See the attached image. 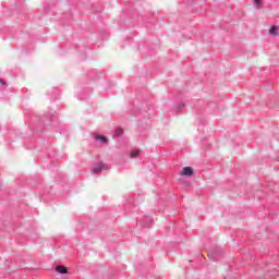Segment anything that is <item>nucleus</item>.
<instances>
[{"label":"nucleus","mask_w":279,"mask_h":279,"mask_svg":"<svg viewBox=\"0 0 279 279\" xmlns=\"http://www.w3.org/2000/svg\"><path fill=\"white\" fill-rule=\"evenodd\" d=\"M104 169H109L108 165H106L104 162H98L93 167V173H95V174L101 173V171H104Z\"/></svg>","instance_id":"f257e3e1"},{"label":"nucleus","mask_w":279,"mask_h":279,"mask_svg":"<svg viewBox=\"0 0 279 279\" xmlns=\"http://www.w3.org/2000/svg\"><path fill=\"white\" fill-rule=\"evenodd\" d=\"M194 171L192 167H184L181 172L180 175H185L186 178H191L193 175Z\"/></svg>","instance_id":"f03ea898"},{"label":"nucleus","mask_w":279,"mask_h":279,"mask_svg":"<svg viewBox=\"0 0 279 279\" xmlns=\"http://www.w3.org/2000/svg\"><path fill=\"white\" fill-rule=\"evenodd\" d=\"M151 222H153V220H151V217H149V216L143 217L141 219V226L143 228H149V226H151Z\"/></svg>","instance_id":"7ed1b4c3"},{"label":"nucleus","mask_w":279,"mask_h":279,"mask_svg":"<svg viewBox=\"0 0 279 279\" xmlns=\"http://www.w3.org/2000/svg\"><path fill=\"white\" fill-rule=\"evenodd\" d=\"M56 271H58V274H66L69 269L62 265H59L56 267Z\"/></svg>","instance_id":"20e7f679"},{"label":"nucleus","mask_w":279,"mask_h":279,"mask_svg":"<svg viewBox=\"0 0 279 279\" xmlns=\"http://www.w3.org/2000/svg\"><path fill=\"white\" fill-rule=\"evenodd\" d=\"M269 34L271 36H279L278 26H271L270 29H269Z\"/></svg>","instance_id":"39448f33"},{"label":"nucleus","mask_w":279,"mask_h":279,"mask_svg":"<svg viewBox=\"0 0 279 279\" xmlns=\"http://www.w3.org/2000/svg\"><path fill=\"white\" fill-rule=\"evenodd\" d=\"M96 141H100L101 143L106 144L108 143V137L104 135H96Z\"/></svg>","instance_id":"423d86ee"},{"label":"nucleus","mask_w":279,"mask_h":279,"mask_svg":"<svg viewBox=\"0 0 279 279\" xmlns=\"http://www.w3.org/2000/svg\"><path fill=\"white\" fill-rule=\"evenodd\" d=\"M138 154H141V150L135 149L131 151V158H136V156H138Z\"/></svg>","instance_id":"0eeeda50"},{"label":"nucleus","mask_w":279,"mask_h":279,"mask_svg":"<svg viewBox=\"0 0 279 279\" xmlns=\"http://www.w3.org/2000/svg\"><path fill=\"white\" fill-rule=\"evenodd\" d=\"M123 134V129L118 128L116 129V136H121Z\"/></svg>","instance_id":"6e6552de"},{"label":"nucleus","mask_w":279,"mask_h":279,"mask_svg":"<svg viewBox=\"0 0 279 279\" xmlns=\"http://www.w3.org/2000/svg\"><path fill=\"white\" fill-rule=\"evenodd\" d=\"M260 1L262 0H254V5H256V8H260Z\"/></svg>","instance_id":"1a4fd4ad"},{"label":"nucleus","mask_w":279,"mask_h":279,"mask_svg":"<svg viewBox=\"0 0 279 279\" xmlns=\"http://www.w3.org/2000/svg\"><path fill=\"white\" fill-rule=\"evenodd\" d=\"M0 84H1L2 86H5V81H3V80L0 78Z\"/></svg>","instance_id":"9d476101"},{"label":"nucleus","mask_w":279,"mask_h":279,"mask_svg":"<svg viewBox=\"0 0 279 279\" xmlns=\"http://www.w3.org/2000/svg\"><path fill=\"white\" fill-rule=\"evenodd\" d=\"M184 108V104L179 105V110H182Z\"/></svg>","instance_id":"9b49d317"},{"label":"nucleus","mask_w":279,"mask_h":279,"mask_svg":"<svg viewBox=\"0 0 279 279\" xmlns=\"http://www.w3.org/2000/svg\"><path fill=\"white\" fill-rule=\"evenodd\" d=\"M43 123H44L45 125H49V122H47V120H43Z\"/></svg>","instance_id":"f8f14e48"}]
</instances>
